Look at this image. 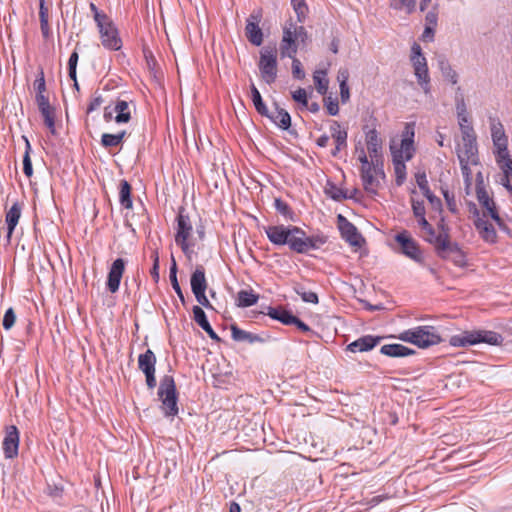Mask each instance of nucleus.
I'll return each mask as SVG.
<instances>
[{
  "label": "nucleus",
  "instance_id": "17",
  "mask_svg": "<svg viewBox=\"0 0 512 512\" xmlns=\"http://www.w3.org/2000/svg\"><path fill=\"white\" fill-rule=\"evenodd\" d=\"M462 143L459 145L457 154L458 159H464V161H468L469 159L477 160V142H476V134L467 132L465 135L461 136Z\"/></svg>",
  "mask_w": 512,
  "mask_h": 512
},
{
  "label": "nucleus",
  "instance_id": "3",
  "mask_svg": "<svg viewBox=\"0 0 512 512\" xmlns=\"http://www.w3.org/2000/svg\"><path fill=\"white\" fill-rule=\"evenodd\" d=\"M258 68L261 78L265 83L270 85L276 81L278 61L277 48L275 45H267L260 50Z\"/></svg>",
  "mask_w": 512,
  "mask_h": 512
},
{
  "label": "nucleus",
  "instance_id": "31",
  "mask_svg": "<svg viewBox=\"0 0 512 512\" xmlns=\"http://www.w3.org/2000/svg\"><path fill=\"white\" fill-rule=\"evenodd\" d=\"M272 319L278 320L284 325H290V321L294 315H292L289 311L283 309L282 307L273 308L267 307V313Z\"/></svg>",
  "mask_w": 512,
  "mask_h": 512
},
{
  "label": "nucleus",
  "instance_id": "27",
  "mask_svg": "<svg viewBox=\"0 0 512 512\" xmlns=\"http://www.w3.org/2000/svg\"><path fill=\"white\" fill-rule=\"evenodd\" d=\"M381 144L382 143L378 136V132L375 129H371L366 133V145L371 159H378L381 150Z\"/></svg>",
  "mask_w": 512,
  "mask_h": 512
},
{
  "label": "nucleus",
  "instance_id": "22",
  "mask_svg": "<svg viewBox=\"0 0 512 512\" xmlns=\"http://www.w3.org/2000/svg\"><path fill=\"white\" fill-rule=\"evenodd\" d=\"M269 241L275 245H286L290 233V226L273 225L264 228Z\"/></svg>",
  "mask_w": 512,
  "mask_h": 512
},
{
  "label": "nucleus",
  "instance_id": "45",
  "mask_svg": "<svg viewBox=\"0 0 512 512\" xmlns=\"http://www.w3.org/2000/svg\"><path fill=\"white\" fill-rule=\"evenodd\" d=\"M326 242V237L323 235L306 236V253L309 250L319 249Z\"/></svg>",
  "mask_w": 512,
  "mask_h": 512
},
{
  "label": "nucleus",
  "instance_id": "44",
  "mask_svg": "<svg viewBox=\"0 0 512 512\" xmlns=\"http://www.w3.org/2000/svg\"><path fill=\"white\" fill-rule=\"evenodd\" d=\"M194 321L204 330L210 326L204 310L200 306L193 307Z\"/></svg>",
  "mask_w": 512,
  "mask_h": 512
},
{
  "label": "nucleus",
  "instance_id": "59",
  "mask_svg": "<svg viewBox=\"0 0 512 512\" xmlns=\"http://www.w3.org/2000/svg\"><path fill=\"white\" fill-rule=\"evenodd\" d=\"M325 104L330 115L335 116L339 113V105L337 100H333L329 97L325 100Z\"/></svg>",
  "mask_w": 512,
  "mask_h": 512
},
{
  "label": "nucleus",
  "instance_id": "12",
  "mask_svg": "<svg viewBox=\"0 0 512 512\" xmlns=\"http://www.w3.org/2000/svg\"><path fill=\"white\" fill-rule=\"evenodd\" d=\"M192 224L187 215L179 213L177 217V233L175 235V242L179 245L185 254L190 251V244L188 242L192 233Z\"/></svg>",
  "mask_w": 512,
  "mask_h": 512
},
{
  "label": "nucleus",
  "instance_id": "63",
  "mask_svg": "<svg viewBox=\"0 0 512 512\" xmlns=\"http://www.w3.org/2000/svg\"><path fill=\"white\" fill-rule=\"evenodd\" d=\"M295 33H296V39H297L298 44L305 43V41L307 39V32H306L305 28L301 25L298 26L295 24Z\"/></svg>",
  "mask_w": 512,
  "mask_h": 512
},
{
  "label": "nucleus",
  "instance_id": "40",
  "mask_svg": "<svg viewBox=\"0 0 512 512\" xmlns=\"http://www.w3.org/2000/svg\"><path fill=\"white\" fill-rule=\"evenodd\" d=\"M39 17L42 34L47 38L49 36L50 29L48 24V9L44 6V0H40Z\"/></svg>",
  "mask_w": 512,
  "mask_h": 512
},
{
  "label": "nucleus",
  "instance_id": "62",
  "mask_svg": "<svg viewBox=\"0 0 512 512\" xmlns=\"http://www.w3.org/2000/svg\"><path fill=\"white\" fill-rule=\"evenodd\" d=\"M274 207L275 209L282 215L284 216H287L288 213H289V206L287 205V203H285L284 201H282L281 199L279 198H276L275 201H274Z\"/></svg>",
  "mask_w": 512,
  "mask_h": 512
},
{
  "label": "nucleus",
  "instance_id": "15",
  "mask_svg": "<svg viewBox=\"0 0 512 512\" xmlns=\"http://www.w3.org/2000/svg\"><path fill=\"white\" fill-rule=\"evenodd\" d=\"M413 137L414 131L406 126L404 138L401 140L400 147L397 148L394 144H391L390 150L392 154V158H398L401 156V159L405 161H409L414 154V146H413Z\"/></svg>",
  "mask_w": 512,
  "mask_h": 512
},
{
  "label": "nucleus",
  "instance_id": "21",
  "mask_svg": "<svg viewBox=\"0 0 512 512\" xmlns=\"http://www.w3.org/2000/svg\"><path fill=\"white\" fill-rule=\"evenodd\" d=\"M287 239L289 248L297 253H306V233L296 226H290V233Z\"/></svg>",
  "mask_w": 512,
  "mask_h": 512
},
{
  "label": "nucleus",
  "instance_id": "1",
  "mask_svg": "<svg viewBox=\"0 0 512 512\" xmlns=\"http://www.w3.org/2000/svg\"><path fill=\"white\" fill-rule=\"evenodd\" d=\"M449 343L454 347H466L479 343L499 346L503 343V337L501 334L490 330H472L451 336Z\"/></svg>",
  "mask_w": 512,
  "mask_h": 512
},
{
  "label": "nucleus",
  "instance_id": "41",
  "mask_svg": "<svg viewBox=\"0 0 512 512\" xmlns=\"http://www.w3.org/2000/svg\"><path fill=\"white\" fill-rule=\"evenodd\" d=\"M294 291L301 297V299L306 302V303H312V304H317L319 299H318V296L315 292H312V291H306L305 288L300 285V284H297L295 287H294Z\"/></svg>",
  "mask_w": 512,
  "mask_h": 512
},
{
  "label": "nucleus",
  "instance_id": "19",
  "mask_svg": "<svg viewBox=\"0 0 512 512\" xmlns=\"http://www.w3.org/2000/svg\"><path fill=\"white\" fill-rule=\"evenodd\" d=\"M124 270L125 261L122 258H117L112 263L107 278V288L111 293L118 291Z\"/></svg>",
  "mask_w": 512,
  "mask_h": 512
},
{
  "label": "nucleus",
  "instance_id": "9",
  "mask_svg": "<svg viewBox=\"0 0 512 512\" xmlns=\"http://www.w3.org/2000/svg\"><path fill=\"white\" fill-rule=\"evenodd\" d=\"M360 176L363 187L370 194H377L380 186L379 178H384L385 174L382 169V163L376 159V163L364 169H360Z\"/></svg>",
  "mask_w": 512,
  "mask_h": 512
},
{
  "label": "nucleus",
  "instance_id": "38",
  "mask_svg": "<svg viewBox=\"0 0 512 512\" xmlns=\"http://www.w3.org/2000/svg\"><path fill=\"white\" fill-rule=\"evenodd\" d=\"M124 136H125L124 131H122L118 134L104 133L101 137V144L105 148L116 147L122 142Z\"/></svg>",
  "mask_w": 512,
  "mask_h": 512
},
{
  "label": "nucleus",
  "instance_id": "28",
  "mask_svg": "<svg viewBox=\"0 0 512 512\" xmlns=\"http://www.w3.org/2000/svg\"><path fill=\"white\" fill-rule=\"evenodd\" d=\"M190 284L192 292L206 291L207 281L205 278V271L202 266H199L195 269L191 275Z\"/></svg>",
  "mask_w": 512,
  "mask_h": 512
},
{
  "label": "nucleus",
  "instance_id": "57",
  "mask_svg": "<svg viewBox=\"0 0 512 512\" xmlns=\"http://www.w3.org/2000/svg\"><path fill=\"white\" fill-rule=\"evenodd\" d=\"M347 131L343 130L341 132H337L334 134L332 138L335 140V143L338 144V148H345L347 146Z\"/></svg>",
  "mask_w": 512,
  "mask_h": 512
},
{
  "label": "nucleus",
  "instance_id": "8",
  "mask_svg": "<svg viewBox=\"0 0 512 512\" xmlns=\"http://www.w3.org/2000/svg\"><path fill=\"white\" fill-rule=\"evenodd\" d=\"M102 45L109 50L118 51L122 47V41L117 28L110 18L97 24Z\"/></svg>",
  "mask_w": 512,
  "mask_h": 512
},
{
  "label": "nucleus",
  "instance_id": "54",
  "mask_svg": "<svg viewBox=\"0 0 512 512\" xmlns=\"http://www.w3.org/2000/svg\"><path fill=\"white\" fill-rule=\"evenodd\" d=\"M496 148V159L498 164L504 162V160L508 159L510 157L507 144H500L498 146H495Z\"/></svg>",
  "mask_w": 512,
  "mask_h": 512
},
{
  "label": "nucleus",
  "instance_id": "39",
  "mask_svg": "<svg viewBox=\"0 0 512 512\" xmlns=\"http://www.w3.org/2000/svg\"><path fill=\"white\" fill-rule=\"evenodd\" d=\"M232 338L235 341H249L250 343L258 340V336L253 335L249 332H246L242 329H239L235 325L231 326Z\"/></svg>",
  "mask_w": 512,
  "mask_h": 512
},
{
  "label": "nucleus",
  "instance_id": "25",
  "mask_svg": "<svg viewBox=\"0 0 512 512\" xmlns=\"http://www.w3.org/2000/svg\"><path fill=\"white\" fill-rule=\"evenodd\" d=\"M21 216V206L19 203H14L11 208L6 212L5 221L7 224V238L10 239L15 227L17 226Z\"/></svg>",
  "mask_w": 512,
  "mask_h": 512
},
{
  "label": "nucleus",
  "instance_id": "18",
  "mask_svg": "<svg viewBox=\"0 0 512 512\" xmlns=\"http://www.w3.org/2000/svg\"><path fill=\"white\" fill-rule=\"evenodd\" d=\"M19 448V432L16 426L11 425L6 428L3 440V451L6 458L12 459L17 456Z\"/></svg>",
  "mask_w": 512,
  "mask_h": 512
},
{
  "label": "nucleus",
  "instance_id": "64",
  "mask_svg": "<svg viewBox=\"0 0 512 512\" xmlns=\"http://www.w3.org/2000/svg\"><path fill=\"white\" fill-rule=\"evenodd\" d=\"M39 110H46L52 108L49 104V100L44 94H37L36 96Z\"/></svg>",
  "mask_w": 512,
  "mask_h": 512
},
{
  "label": "nucleus",
  "instance_id": "51",
  "mask_svg": "<svg viewBox=\"0 0 512 512\" xmlns=\"http://www.w3.org/2000/svg\"><path fill=\"white\" fill-rule=\"evenodd\" d=\"M15 321H16L15 312L12 308H9L8 310H6L4 317H3V322H2L3 328L6 330L11 329L13 327V325L15 324Z\"/></svg>",
  "mask_w": 512,
  "mask_h": 512
},
{
  "label": "nucleus",
  "instance_id": "52",
  "mask_svg": "<svg viewBox=\"0 0 512 512\" xmlns=\"http://www.w3.org/2000/svg\"><path fill=\"white\" fill-rule=\"evenodd\" d=\"M292 98L295 102L300 103L304 107H308L307 92L303 88H298L292 92Z\"/></svg>",
  "mask_w": 512,
  "mask_h": 512
},
{
  "label": "nucleus",
  "instance_id": "43",
  "mask_svg": "<svg viewBox=\"0 0 512 512\" xmlns=\"http://www.w3.org/2000/svg\"><path fill=\"white\" fill-rule=\"evenodd\" d=\"M26 143V151L23 157V171L27 177H31L33 174L32 162L30 159L31 145L26 137H24Z\"/></svg>",
  "mask_w": 512,
  "mask_h": 512
},
{
  "label": "nucleus",
  "instance_id": "53",
  "mask_svg": "<svg viewBox=\"0 0 512 512\" xmlns=\"http://www.w3.org/2000/svg\"><path fill=\"white\" fill-rule=\"evenodd\" d=\"M79 55L77 51H74L68 60V68H69V77L72 80H75L76 75V67L78 63Z\"/></svg>",
  "mask_w": 512,
  "mask_h": 512
},
{
  "label": "nucleus",
  "instance_id": "20",
  "mask_svg": "<svg viewBox=\"0 0 512 512\" xmlns=\"http://www.w3.org/2000/svg\"><path fill=\"white\" fill-rule=\"evenodd\" d=\"M426 240L434 244L438 254L442 258H446L448 253L459 251L458 246L450 242L449 236L446 233H440L438 235L434 233V236L426 237Z\"/></svg>",
  "mask_w": 512,
  "mask_h": 512
},
{
  "label": "nucleus",
  "instance_id": "26",
  "mask_svg": "<svg viewBox=\"0 0 512 512\" xmlns=\"http://www.w3.org/2000/svg\"><path fill=\"white\" fill-rule=\"evenodd\" d=\"M383 355L388 357H406L414 354V350L402 345V344H387L383 345L380 349Z\"/></svg>",
  "mask_w": 512,
  "mask_h": 512
},
{
  "label": "nucleus",
  "instance_id": "33",
  "mask_svg": "<svg viewBox=\"0 0 512 512\" xmlns=\"http://www.w3.org/2000/svg\"><path fill=\"white\" fill-rule=\"evenodd\" d=\"M119 202L124 208H132L131 186L126 180L120 181Z\"/></svg>",
  "mask_w": 512,
  "mask_h": 512
},
{
  "label": "nucleus",
  "instance_id": "4",
  "mask_svg": "<svg viewBox=\"0 0 512 512\" xmlns=\"http://www.w3.org/2000/svg\"><path fill=\"white\" fill-rule=\"evenodd\" d=\"M158 397L162 403L161 409L165 416H175L178 413L177 394L174 378L165 375L159 385Z\"/></svg>",
  "mask_w": 512,
  "mask_h": 512
},
{
  "label": "nucleus",
  "instance_id": "14",
  "mask_svg": "<svg viewBox=\"0 0 512 512\" xmlns=\"http://www.w3.org/2000/svg\"><path fill=\"white\" fill-rule=\"evenodd\" d=\"M262 19L261 10L254 11L247 18L245 35L249 42L255 46H260L263 42V32L259 24Z\"/></svg>",
  "mask_w": 512,
  "mask_h": 512
},
{
  "label": "nucleus",
  "instance_id": "37",
  "mask_svg": "<svg viewBox=\"0 0 512 512\" xmlns=\"http://www.w3.org/2000/svg\"><path fill=\"white\" fill-rule=\"evenodd\" d=\"M394 171L396 175V184L398 186L402 185L406 179V165L405 160L401 159L399 155L398 158H392Z\"/></svg>",
  "mask_w": 512,
  "mask_h": 512
},
{
  "label": "nucleus",
  "instance_id": "32",
  "mask_svg": "<svg viewBox=\"0 0 512 512\" xmlns=\"http://www.w3.org/2000/svg\"><path fill=\"white\" fill-rule=\"evenodd\" d=\"M251 99H252V102L254 104L256 111L261 116L269 115V109L267 108L266 104L264 103L259 90L256 88V86L253 83L251 84Z\"/></svg>",
  "mask_w": 512,
  "mask_h": 512
},
{
  "label": "nucleus",
  "instance_id": "13",
  "mask_svg": "<svg viewBox=\"0 0 512 512\" xmlns=\"http://www.w3.org/2000/svg\"><path fill=\"white\" fill-rule=\"evenodd\" d=\"M155 364L156 356L150 349L138 357V367L145 374L146 384L150 389L156 386Z\"/></svg>",
  "mask_w": 512,
  "mask_h": 512
},
{
  "label": "nucleus",
  "instance_id": "48",
  "mask_svg": "<svg viewBox=\"0 0 512 512\" xmlns=\"http://www.w3.org/2000/svg\"><path fill=\"white\" fill-rule=\"evenodd\" d=\"M457 118H458V124H459L460 131H461V136L465 135L466 132L468 134L475 133L474 128L470 124V121H469V114H466L463 116H457Z\"/></svg>",
  "mask_w": 512,
  "mask_h": 512
},
{
  "label": "nucleus",
  "instance_id": "6",
  "mask_svg": "<svg viewBox=\"0 0 512 512\" xmlns=\"http://www.w3.org/2000/svg\"><path fill=\"white\" fill-rule=\"evenodd\" d=\"M476 196L482 208V213L486 212V217L490 216L500 230L505 232L509 231L507 225L504 223L503 219L499 215L496 203L488 195V192L485 190L483 186L477 185Z\"/></svg>",
  "mask_w": 512,
  "mask_h": 512
},
{
  "label": "nucleus",
  "instance_id": "56",
  "mask_svg": "<svg viewBox=\"0 0 512 512\" xmlns=\"http://www.w3.org/2000/svg\"><path fill=\"white\" fill-rule=\"evenodd\" d=\"M412 210L416 218L425 216V206L423 201L412 199Z\"/></svg>",
  "mask_w": 512,
  "mask_h": 512
},
{
  "label": "nucleus",
  "instance_id": "30",
  "mask_svg": "<svg viewBox=\"0 0 512 512\" xmlns=\"http://www.w3.org/2000/svg\"><path fill=\"white\" fill-rule=\"evenodd\" d=\"M325 193L327 196H329L335 201H342L345 199L353 198L352 195H348L347 191L343 190L342 188L338 187L337 185L329 181L325 186Z\"/></svg>",
  "mask_w": 512,
  "mask_h": 512
},
{
  "label": "nucleus",
  "instance_id": "2",
  "mask_svg": "<svg viewBox=\"0 0 512 512\" xmlns=\"http://www.w3.org/2000/svg\"><path fill=\"white\" fill-rule=\"evenodd\" d=\"M398 339L419 348H428L441 342V337L436 328L429 325L407 329L398 335Z\"/></svg>",
  "mask_w": 512,
  "mask_h": 512
},
{
  "label": "nucleus",
  "instance_id": "60",
  "mask_svg": "<svg viewBox=\"0 0 512 512\" xmlns=\"http://www.w3.org/2000/svg\"><path fill=\"white\" fill-rule=\"evenodd\" d=\"M193 294L200 305L204 306L207 309H213L211 303L209 302L205 295V291L193 292Z\"/></svg>",
  "mask_w": 512,
  "mask_h": 512
},
{
  "label": "nucleus",
  "instance_id": "36",
  "mask_svg": "<svg viewBox=\"0 0 512 512\" xmlns=\"http://www.w3.org/2000/svg\"><path fill=\"white\" fill-rule=\"evenodd\" d=\"M491 136L494 146L507 144V137L505 135L503 125L500 122H493L491 124Z\"/></svg>",
  "mask_w": 512,
  "mask_h": 512
},
{
  "label": "nucleus",
  "instance_id": "49",
  "mask_svg": "<svg viewBox=\"0 0 512 512\" xmlns=\"http://www.w3.org/2000/svg\"><path fill=\"white\" fill-rule=\"evenodd\" d=\"M292 59V75L295 79L302 80L305 78V72L299 59L293 56Z\"/></svg>",
  "mask_w": 512,
  "mask_h": 512
},
{
  "label": "nucleus",
  "instance_id": "5",
  "mask_svg": "<svg viewBox=\"0 0 512 512\" xmlns=\"http://www.w3.org/2000/svg\"><path fill=\"white\" fill-rule=\"evenodd\" d=\"M411 52V62L414 69V75L417 79V83L419 84L425 95H430L431 85L429 70L427 60L422 54L420 45L414 43Z\"/></svg>",
  "mask_w": 512,
  "mask_h": 512
},
{
  "label": "nucleus",
  "instance_id": "34",
  "mask_svg": "<svg viewBox=\"0 0 512 512\" xmlns=\"http://www.w3.org/2000/svg\"><path fill=\"white\" fill-rule=\"evenodd\" d=\"M326 70H316L313 74V81L317 92L325 95L328 90L329 80L326 77Z\"/></svg>",
  "mask_w": 512,
  "mask_h": 512
},
{
  "label": "nucleus",
  "instance_id": "58",
  "mask_svg": "<svg viewBox=\"0 0 512 512\" xmlns=\"http://www.w3.org/2000/svg\"><path fill=\"white\" fill-rule=\"evenodd\" d=\"M90 10L93 12L96 24L106 21V19L109 18L104 12L99 11L94 3H90Z\"/></svg>",
  "mask_w": 512,
  "mask_h": 512
},
{
  "label": "nucleus",
  "instance_id": "50",
  "mask_svg": "<svg viewBox=\"0 0 512 512\" xmlns=\"http://www.w3.org/2000/svg\"><path fill=\"white\" fill-rule=\"evenodd\" d=\"M455 108L457 116H463L468 114L467 106L465 103L464 96L462 94H456L455 96Z\"/></svg>",
  "mask_w": 512,
  "mask_h": 512
},
{
  "label": "nucleus",
  "instance_id": "29",
  "mask_svg": "<svg viewBox=\"0 0 512 512\" xmlns=\"http://www.w3.org/2000/svg\"><path fill=\"white\" fill-rule=\"evenodd\" d=\"M259 296L252 290H240L237 294L238 307H250L257 303Z\"/></svg>",
  "mask_w": 512,
  "mask_h": 512
},
{
  "label": "nucleus",
  "instance_id": "7",
  "mask_svg": "<svg viewBox=\"0 0 512 512\" xmlns=\"http://www.w3.org/2000/svg\"><path fill=\"white\" fill-rule=\"evenodd\" d=\"M469 211L474 218V225L480 237L487 243H495L497 241V233L495 227L486 218V212L480 213L474 203L469 204Z\"/></svg>",
  "mask_w": 512,
  "mask_h": 512
},
{
  "label": "nucleus",
  "instance_id": "55",
  "mask_svg": "<svg viewBox=\"0 0 512 512\" xmlns=\"http://www.w3.org/2000/svg\"><path fill=\"white\" fill-rule=\"evenodd\" d=\"M416 182L423 195L427 194L429 189L428 180L425 173H417L416 174Z\"/></svg>",
  "mask_w": 512,
  "mask_h": 512
},
{
  "label": "nucleus",
  "instance_id": "16",
  "mask_svg": "<svg viewBox=\"0 0 512 512\" xmlns=\"http://www.w3.org/2000/svg\"><path fill=\"white\" fill-rule=\"evenodd\" d=\"M337 223L342 238H344L351 246L360 247L363 242V238L357 231V228L341 214L337 216Z\"/></svg>",
  "mask_w": 512,
  "mask_h": 512
},
{
  "label": "nucleus",
  "instance_id": "46",
  "mask_svg": "<svg viewBox=\"0 0 512 512\" xmlns=\"http://www.w3.org/2000/svg\"><path fill=\"white\" fill-rule=\"evenodd\" d=\"M299 22H303L306 16L307 6L304 0H291Z\"/></svg>",
  "mask_w": 512,
  "mask_h": 512
},
{
  "label": "nucleus",
  "instance_id": "42",
  "mask_svg": "<svg viewBox=\"0 0 512 512\" xmlns=\"http://www.w3.org/2000/svg\"><path fill=\"white\" fill-rule=\"evenodd\" d=\"M416 0H391V7L396 10H405L412 13L415 9Z\"/></svg>",
  "mask_w": 512,
  "mask_h": 512
},
{
  "label": "nucleus",
  "instance_id": "10",
  "mask_svg": "<svg viewBox=\"0 0 512 512\" xmlns=\"http://www.w3.org/2000/svg\"><path fill=\"white\" fill-rule=\"evenodd\" d=\"M298 50V42L295 33V23L286 22L283 27V36L280 43V55L282 58H293Z\"/></svg>",
  "mask_w": 512,
  "mask_h": 512
},
{
  "label": "nucleus",
  "instance_id": "24",
  "mask_svg": "<svg viewBox=\"0 0 512 512\" xmlns=\"http://www.w3.org/2000/svg\"><path fill=\"white\" fill-rule=\"evenodd\" d=\"M275 112L271 113L269 111V115L266 116L269 118L275 125L283 130H287L291 126V116L290 114L283 108H280L277 103H274Z\"/></svg>",
  "mask_w": 512,
  "mask_h": 512
},
{
  "label": "nucleus",
  "instance_id": "23",
  "mask_svg": "<svg viewBox=\"0 0 512 512\" xmlns=\"http://www.w3.org/2000/svg\"><path fill=\"white\" fill-rule=\"evenodd\" d=\"M383 337L380 336H372L366 335L362 336L359 339L353 341L348 345V350L356 353V352H365L373 349L377 344L381 342Z\"/></svg>",
  "mask_w": 512,
  "mask_h": 512
},
{
  "label": "nucleus",
  "instance_id": "35",
  "mask_svg": "<svg viewBox=\"0 0 512 512\" xmlns=\"http://www.w3.org/2000/svg\"><path fill=\"white\" fill-rule=\"evenodd\" d=\"M114 110L117 113L115 117V121L117 123H127L130 120L131 116L129 111V105L126 101H117Z\"/></svg>",
  "mask_w": 512,
  "mask_h": 512
},
{
  "label": "nucleus",
  "instance_id": "11",
  "mask_svg": "<svg viewBox=\"0 0 512 512\" xmlns=\"http://www.w3.org/2000/svg\"><path fill=\"white\" fill-rule=\"evenodd\" d=\"M395 241L399 244L401 252L410 259L421 262L422 252L417 242L411 237L408 231H403L395 236Z\"/></svg>",
  "mask_w": 512,
  "mask_h": 512
},
{
  "label": "nucleus",
  "instance_id": "47",
  "mask_svg": "<svg viewBox=\"0 0 512 512\" xmlns=\"http://www.w3.org/2000/svg\"><path fill=\"white\" fill-rule=\"evenodd\" d=\"M42 116L44 117V123L49 128L52 134H55V120L53 108L41 110Z\"/></svg>",
  "mask_w": 512,
  "mask_h": 512
},
{
  "label": "nucleus",
  "instance_id": "61",
  "mask_svg": "<svg viewBox=\"0 0 512 512\" xmlns=\"http://www.w3.org/2000/svg\"><path fill=\"white\" fill-rule=\"evenodd\" d=\"M417 219H418L419 226L425 231V233L427 234V237L434 236V229L429 224V222L426 220L425 216L419 217Z\"/></svg>",
  "mask_w": 512,
  "mask_h": 512
}]
</instances>
